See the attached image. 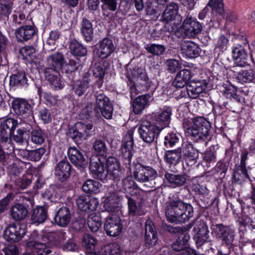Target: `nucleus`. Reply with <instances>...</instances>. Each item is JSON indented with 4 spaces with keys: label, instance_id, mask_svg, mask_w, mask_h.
I'll return each mask as SVG.
<instances>
[{
    "label": "nucleus",
    "instance_id": "f257e3e1",
    "mask_svg": "<svg viewBox=\"0 0 255 255\" xmlns=\"http://www.w3.org/2000/svg\"><path fill=\"white\" fill-rule=\"evenodd\" d=\"M183 128L186 138L190 142H207L210 137L211 124L204 117H195L191 122L183 123ZM181 148V161L188 166L195 165L199 156L198 150L194 148L191 143L182 144Z\"/></svg>",
    "mask_w": 255,
    "mask_h": 255
},
{
    "label": "nucleus",
    "instance_id": "f03ea898",
    "mask_svg": "<svg viewBox=\"0 0 255 255\" xmlns=\"http://www.w3.org/2000/svg\"><path fill=\"white\" fill-rule=\"evenodd\" d=\"M97 114L91 104H88L81 110L79 115L81 122L76 123L69 127L67 136L77 144L95 134V127L92 119Z\"/></svg>",
    "mask_w": 255,
    "mask_h": 255
},
{
    "label": "nucleus",
    "instance_id": "7ed1b4c3",
    "mask_svg": "<svg viewBox=\"0 0 255 255\" xmlns=\"http://www.w3.org/2000/svg\"><path fill=\"white\" fill-rule=\"evenodd\" d=\"M192 205L177 198L170 200L167 205L165 216L167 220L172 223H183L193 217Z\"/></svg>",
    "mask_w": 255,
    "mask_h": 255
},
{
    "label": "nucleus",
    "instance_id": "20e7f679",
    "mask_svg": "<svg viewBox=\"0 0 255 255\" xmlns=\"http://www.w3.org/2000/svg\"><path fill=\"white\" fill-rule=\"evenodd\" d=\"M160 233H166L178 234L175 240L170 246L162 247L161 250L164 251L165 255H181V253L189 246L190 236L188 233L181 232L182 229L179 227H173L162 222L160 226Z\"/></svg>",
    "mask_w": 255,
    "mask_h": 255
},
{
    "label": "nucleus",
    "instance_id": "39448f33",
    "mask_svg": "<svg viewBox=\"0 0 255 255\" xmlns=\"http://www.w3.org/2000/svg\"><path fill=\"white\" fill-rule=\"evenodd\" d=\"M212 234L223 247L229 251L235 247L236 232L229 225L223 223L213 224L211 226Z\"/></svg>",
    "mask_w": 255,
    "mask_h": 255
},
{
    "label": "nucleus",
    "instance_id": "423d86ee",
    "mask_svg": "<svg viewBox=\"0 0 255 255\" xmlns=\"http://www.w3.org/2000/svg\"><path fill=\"white\" fill-rule=\"evenodd\" d=\"M249 154L250 152L247 149L240 151L238 162L235 163L232 175L233 183L242 185L246 182L247 179L250 178L249 171L251 168L248 166Z\"/></svg>",
    "mask_w": 255,
    "mask_h": 255
},
{
    "label": "nucleus",
    "instance_id": "0eeeda50",
    "mask_svg": "<svg viewBox=\"0 0 255 255\" xmlns=\"http://www.w3.org/2000/svg\"><path fill=\"white\" fill-rule=\"evenodd\" d=\"M238 38L242 40V44L238 43L232 47V54L235 64L240 67H246L249 65L248 54L246 49V47L247 46L250 50L252 61L255 64V61L253 55V50L251 49V45L249 44L246 36L239 35Z\"/></svg>",
    "mask_w": 255,
    "mask_h": 255
},
{
    "label": "nucleus",
    "instance_id": "6e6552de",
    "mask_svg": "<svg viewBox=\"0 0 255 255\" xmlns=\"http://www.w3.org/2000/svg\"><path fill=\"white\" fill-rule=\"evenodd\" d=\"M172 113V107L164 106L150 114L147 121L162 131L163 129L169 127Z\"/></svg>",
    "mask_w": 255,
    "mask_h": 255
},
{
    "label": "nucleus",
    "instance_id": "1a4fd4ad",
    "mask_svg": "<svg viewBox=\"0 0 255 255\" xmlns=\"http://www.w3.org/2000/svg\"><path fill=\"white\" fill-rule=\"evenodd\" d=\"M25 99L13 98L11 102V108L19 119L24 122L34 120L33 105Z\"/></svg>",
    "mask_w": 255,
    "mask_h": 255
},
{
    "label": "nucleus",
    "instance_id": "9d476101",
    "mask_svg": "<svg viewBox=\"0 0 255 255\" xmlns=\"http://www.w3.org/2000/svg\"><path fill=\"white\" fill-rule=\"evenodd\" d=\"M103 160L105 166L108 181L112 180L118 183L124 176L125 173V170L122 167L119 160L116 157L107 155L104 156Z\"/></svg>",
    "mask_w": 255,
    "mask_h": 255
},
{
    "label": "nucleus",
    "instance_id": "9b49d317",
    "mask_svg": "<svg viewBox=\"0 0 255 255\" xmlns=\"http://www.w3.org/2000/svg\"><path fill=\"white\" fill-rule=\"evenodd\" d=\"M211 9L210 27L219 28L225 21V11L223 0H209L207 5Z\"/></svg>",
    "mask_w": 255,
    "mask_h": 255
},
{
    "label": "nucleus",
    "instance_id": "f8f14e48",
    "mask_svg": "<svg viewBox=\"0 0 255 255\" xmlns=\"http://www.w3.org/2000/svg\"><path fill=\"white\" fill-rule=\"evenodd\" d=\"M132 177L136 181L145 183L154 180L157 177V171L150 166L134 161L133 163Z\"/></svg>",
    "mask_w": 255,
    "mask_h": 255
},
{
    "label": "nucleus",
    "instance_id": "ddd939ff",
    "mask_svg": "<svg viewBox=\"0 0 255 255\" xmlns=\"http://www.w3.org/2000/svg\"><path fill=\"white\" fill-rule=\"evenodd\" d=\"M161 131L148 121L141 124L137 128L139 138L147 146L155 143H157V139Z\"/></svg>",
    "mask_w": 255,
    "mask_h": 255
},
{
    "label": "nucleus",
    "instance_id": "4468645a",
    "mask_svg": "<svg viewBox=\"0 0 255 255\" xmlns=\"http://www.w3.org/2000/svg\"><path fill=\"white\" fill-rule=\"evenodd\" d=\"M55 161L56 164L54 167V173L59 182L64 183L68 181L73 172L75 171L67 157L61 154L56 156Z\"/></svg>",
    "mask_w": 255,
    "mask_h": 255
},
{
    "label": "nucleus",
    "instance_id": "2eb2a0df",
    "mask_svg": "<svg viewBox=\"0 0 255 255\" xmlns=\"http://www.w3.org/2000/svg\"><path fill=\"white\" fill-rule=\"evenodd\" d=\"M31 22L23 24L17 28L14 32L16 41L18 43L29 42L38 36V29L30 18Z\"/></svg>",
    "mask_w": 255,
    "mask_h": 255
},
{
    "label": "nucleus",
    "instance_id": "dca6fc26",
    "mask_svg": "<svg viewBox=\"0 0 255 255\" xmlns=\"http://www.w3.org/2000/svg\"><path fill=\"white\" fill-rule=\"evenodd\" d=\"M116 49V47L112 39L106 37L94 45L93 53L95 58L104 60L110 57Z\"/></svg>",
    "mask_w": 255,
    "mask_h": 255
},
{
    "label": "nucleus",
    "instance_id": "f3484780",
    "mask_svg": "<svg viewBox=\"0 0 255 255\" xmlns=\"http://www.w3.org/2000/svg\"><path fill=\"white\" fill-rule=\"evenodd\" d=\"M133 134V130H128L122 141L120 156L124 160L126 164H130L134 152L133 149L134 145Z\"/></svg>",
    "mask_w": 255,
    "mask_h": 255
},
{
    "label": "nucleus",
    "instance_id": "a211bd4d",
    "mask_svg": "<svg viewBox=\"0 0 255 255\" xmlns=\"http://www.w3.org/2000/svg\"><path fill=\"white\" fill-rule=\"evenodd\" d=\"M213 80L207 77L206 79L192 81L186 86V92L190 98L196 99L200 94L204 93L207 89L213 87Z\"/></svg>",
    "mask_w": 255,
    "mask_h": 255
},
{
    "label": "nucleus",
    "instance_id": "6ab92c4d",
    "mask_svg": "<svg viewBox=\"0 0 255 255\" xmlns=\"http://www.w3.org/2000/svg\"><path fill=\"white\" fill-rule=\"evenodd\" d=\"M89 170L92 177L104 183L108 182L105 166L103 158L99 156H92L90 159Z\"/></svg>",
    "mask_w": 255,
    "mask_h": 255
},
{
    "label": "nucleus",
    "instance_id": "aec40b11",
    "mask_svg": "<svg viewBox=\"0 0 255 255\" xmlns=\"http://www.w3.org/2000/svg\"><path fill=\"white\" fill-rule=\"evenodd\" d=\"M190 176L186 172L179 173L177 170H170L165 174L166 186L172 189L181 188L185 186L190 180Z\"/></svg>",
    "mask_w": 255,
    "mask_h": 255
},
{
    "label": "nucleus",
    "instance_id": "412c9836",
    "mask_svg": "<svg viewBox=\"0 0 255 255\" xmlns=\"http://www.w3.org/2000/svg\"><path fill=\"white\" fill-rule=\"evenodd\" d=\"M203 22L198 21L196 18L187 16L183 20L179 30L187 37H194L202 30Z\"/></svg>",
    "mask_w": 255,
    "mask_h": 255
},
{
    "label": "nucleus",
    "instance_id": "4be33fe9",
    "mask_svg": "<svg viewBox=\"0 0 255 255\" xmlns=\"http://www.w3.org/2000/svg\"><path fill=\"white\" fill-rule=\"evenodd\" d=\"M104 228L108 236L117 237L120 235L123 229V221L117 215L112 214L106 218Z\"/></svg>",
    "mask_w": 255,
    "mask_h": 255
},
{
    "label": "nucleus",
    "instance_id": "5701e85b",
    "mask_svg": "<svg viewBox=\"0 0 255 255\" xmlns=\"http://www.w3.org/2000/svg\"><path fill=\"white\" fill-rule=\"evenodd\" d=\"M26 233V227L24 224H12L9 225L4 230L3 236L9 243L19 241Z\"/></svg>",
    "mask_w": 255,
    "mask_h": 255
},
{
    "label": "nucleus",
    "instance_id": "b1692460",
    "mask_svg": "<svg viewBox=\"0 0 255 255\" xmlns=\"http://www.w3.org/2000/svg\"><path fill=\"white\" fill-rule=\"evenodd\" d=\"M17 126V120L13 118H8L0 121V142H10L12 135Z\"/></svg>",
    "mask_w": 255,
    "mask_h": 255
},
{
    "label": "nucleus",
    "instance_id": "393cba45",
    "mask_svg": "<svg viewBox=\"0 0 255 255\" xmlns=\"http://www.w3.org/2000/svg\"><path fill=\"white\" fill-rule=\"evenodd\" d=\"M96 106L102 116L107 120L113 117L114 107L110 98L104 93L99 94L96 97Z\"/></svg>",
    "mask_w": 255,
    "mask_h": 255
},
{
    "label": "nucleus",
    "instance_id": "a878e982",
    "mask_svg": "<svg viewBox=\"0 0 255 255\" xmlns=\"http://www.w3.org/2000/svg\"><path fill=\"white\" fill-rule=\"evenodd\" d=\"M158 241L156 227L152 220L148 218L144 224V245L150 249L155 246Z\"/></svg>",
    "mask_w": 255,
    "mask_h": 255
},
{
    "label": "nucleus",
    "instance_id": "bb28decb",
    "mask_svg": "<svg viewBox=\"0 0 255 255\" xmlns=\"http://www.w3.org/2000/svg\"><path fill=\"white\" fill-rule=\"evenodd\" d=\"M193 232L194 233L193 240L197 248L207 242L209 231L206 222L201 220L198 221L193 228Z\"/></svg>",
    "mask_w": 255,
    "mask_h": 255
},
{
    "label": "nucleus",
    "instance_id": "cd10ccee",
    "mask_svg": "<svg viewBox=\"0 0 255 255\" xmlns=\"http://www.w3.org/2000/svg\"><path fill=\"white\" fill-rule=\"evenodd\" d=\"M72 217L71 211L66 206L57 207L53 213V224L58 227L65 228L70 224Z\"/></svg>",
    "mask_w": 255,
    "mask_h": 255
},
{
    "label": "nucleus",
    "instance_id": "c85d7f7f",
    "mask_svg": "<svg viewBox=\"0 0 255 255\" xmlns=\"http://www.w3.org/2000/svg\"><path fill=\"white\" fill-rule=\"evenodd\" d=\"M92 77L89 72L84 73L81 79L73 82L72 88V93L78 97L85 95L92 85L91 84Z\"/></svg>",
    "mask_w": 255,
    "mask_h": 255
},
{
    "label": "nucleus",
    "instance_id": "c756f323",
    "mask_svg": "<svg viewBox=\"0 0 255 255\" xmlns=\"http://www.w3.org/2000/svg\"><path fill=\"white\" fill-rule=\"evenodd\" d=\"M220 91L224 97L231 101L241 103L245 100L242 96L243 91L240 90L238 87L229 82H227L222 85Z\"/></svg>",
    "mask_w": 255,
    "mask_h": 255
},
{
    "label": "nucleus",
    "instance_id": "7c9ffc66",
    "mask_svg": "<svg viewBox=\"0 0 255 255\" xmlns=\"http://www.w3.org/2000/svg\"><path fill=\"white\" fill-rule=\"evenodd\" d=\"M122 186L124 191L131 196H134L140 202L145 200V195L143 191L137 185L132 176H127L122 180Z\"/></svg>",
    "mask_w": 255,
    "mask_h": 255
},
{
    "label": "nucleus",
    "instance_id": "2f4dec72",
    "mask_svg": "<svg viewBox=\"0 0 255 255\" xmlns=\"http://www.w3.org/2000/svg\"><path fill=\"white\" fill-rule=\"evenodd\" d=\"M179 6L175 2H171L167 5L165 9L160 17V20L164 23H169L173 20H177V22L174 23L179 24L182 20V17L178 14Z\"/></svg>",
    "mask_w": 255,
    "mask_h": 255
},
{
    "label": "nucleus",
    "instance_id": "473e14b6",
    "mask_svg": "<svg viewBox=\"0 0 255 255\" xmlns=\"http://www.w3.org/2000/svg\"><path fill=\"white\" fill-rule=\"evenodd\" d=\"M122 196L117 192H109L108 195L103 202V208L109 212H118L120 210Z\"/></svg>",
    "mask_w": 255,
    "mask_h": 255
},
{
    "label": "nucleus",
    "instance_id": "72a5a7b5",
    "mask_svg": "<svg viewBox=\"0 0 255 255\" xmlns=\"http://www.w3.org/2000/svg\"><path fill=\"white\" fill-rule=\"evenodd\" d=\"M218 144H212L206 150L201 153L202 159L201 164L206 169L213 166L217 161V150L219 149Z\"/></svg>",
    "mask_w": 255,
    "mask_h": 255
},
{
    "label": "nucleus",
    "instance_id": "f704fd0d",
    "mask_svg": "<svg viewBox=\"0 0 255 255\" xmlns=\"http://www.w3.org/2000/svg\"><path fill=\"white\" fill-rule=\"evenodd\" d=\"M133 73L135 75V79L137 81V87L143 91H147L153 86V82L148 78L146 71L144 69L138 66H135L132 69Z\"/></svg>",
    "mask_w": 255,
    "mask_h": 255
},
{
    "label": "nucleus",
    "instance_id": "c9c22d12",
    "mask_svg": "<svg viewBox=\"0 0 255 255\" xmlns=\"http://www.w3.org/2000/svg\"><path fill=\"white\" fill-rule=\"evenodd\" d=\"M44 76L52 89L58 91L64 87L65 82L62 79L60 72L54 71L50 68H45Z\"/></svg>",
    "mask_w": 255,
    "mask_h": 255
},
{
    "label": "nucleus",
    "instance_id": "e433bc0d",
    "mask_svg": "<svg viewBox=\"0 0 255 255\" xmlns=\"http://www.w3.org/2000/svg\"><path fill=\"white\" fill-rule=\"evenodd\" d=\"M94 25L91 20L87 17L82 18L80 23V33L83 40L88 44H91L94 41Z\"/></svg>",
    "mask_w": 255,
    "mask_h": 255
},
{
    "label": "nucleus",
    "instance_id": "4c0bfd02",
    "mask_svg": "<svg viewBox=\"0 0 255 255\" xmlns=\"http://www.w3.org/2000/svg\"><path fill=\"white\" fill-rule=\"evenodd\" d=\"M67 155L70 162L77 168L83 169L86 167V158L80 150L75 146H70L67 149Z\"/></svg>",
    "mask_w": 255,
    "mask_h": 255
},
{
    "label": "nucleus",
    "instance_id": "58836bf2",
    "mask_svg": "<svg viewBox=\"0 0 255 255\" xmlns=\"http://www.w3.org/2000/svg\"><path fill=\"white\" fill-rule=\"evenodd\" d=\"M28 86V79L25 71L20 69L14 70L9 77V86L15 90L27 87Z\"/></svg>",
    "mask_w": 255,
    "mask_h": 255
},
{
    "label": "nucleus",
    "instance_id": "ea45409f",
    "mask_svg": "<svg viewBox=\"0 0 255 255\" xmlns=\"http://www.w3.org/2000/svg\"><path fill=\"white\" fill-rule=\"evenodd\" d=\"M153 98L149 94H143L134 98L131 102V107L135 115L141 114L148 107Z\"/></svg>",
    "mask_w": 255,
    "mask_h": 255
},
{
    "label": "nucleus",
    "instance_id": "a19ab883",
    "mask_svg": "<svg viewBox=\"0 0 255 255\" xmlns=\"http://www.w3.org/2000/svg\"><path fill=\"white\" fill-rule=\"evenodd\" d=\"M76 204L80 210L91 213L97 209L98 202L91 196H80L77 199Z\"/></svg>",
    "mask_w": 255,
    "mask_h": 255
},
{
    "label": "nucleus",
    "instance_id": "79ce46f5",
    "mask_svg": "<svg viewBox=\"0 0 255 255\" xmlns=\"http://www.w3.org/2000/svg\"><path fill=\"white\" fill-rule=\"evenodd\" d=\"M210 196L209 192L193 196L192 202L199 207V216H208V213L206 210L211 205L210 203Z\"/></svg>",
    "mask_w": 255,
    "mask_h": 255
},
{
    "label": "nucleus",
    "instance_id": "37998d69",
    "mask_svg": "<svg viewBox=\"0 0 255 255\" xmlns=\"http://www.w3.org/2000/svg\"><path fill=\"white\" fill-rule=\"evenodd\" d=\"M106 64L108 65L109 63L105 60L92 64L93 76L97 79L95 84L98 88H101L104 83V78L107 69Z\"/></svg>",
    "mask_w": 255,
    "mask_h": 255
},
{
    "label": "nucleus",
    "instance_id": "c03bdc74",
    "mask_svg": "<svg viewBox=\"0 0 255 255\" xmlns=\"http://www.w3.org/2000/svg\"><path fill=\"white\" fill-rule=\"evenodd\" d=\"M168 0L163 3H160L157 0L155 1L148 0L146 2L144 14L148 17L151 20H156L161 14V10L158 5H164Z\"/></svg>",
    "mask_w": 255,
    "mask_h": 255
},
{
    "label": "nucleus",
    "instance_id": "a18cd8bd",
    "mask_svg": "<svg viewBox=\"0 0 255 255\" xmlns=\"http://www.w3.org/2000/svg\"><path fill=\"white\" fill-rule=\"evenodd\" d=\"M231 157L226 155L223 158L216 162L215 166L210 170L213 175L218 176L220 179L225 178L231 163Z\"/></svg>",
    "mask_w": 255,
    "mask_h": 255
},
{
    "label": "nucleus",
    "instance_id": "49530a36",
    "mask_svg": "<svg viewBox=\"0 0 255 255\" xmlns=\"http://www.w3.org/2000/svg\"><path fill=\"white\" fill-rule=\"evenodd\" d=\"M194 73L191 69H184L180 70L177 74L173 82V85L179 88H182L190 84Z\"/></svg>",
    "mask_w": 255,
    "mask_h": 255
},
{
    "label": "nucleus",
    "instance_id": "de8ad7c7",
    "mask_svg": "<svg viewBox=\"0 0 255 255\" xmlns=\"http://www.w3.org/2000/svg\"><path fill=\"white\" fill-rule=\"evenodd\" d=\"M48 67L54 71L60 72L63 64H65V57L63 53L59 52H55L47 58Z\"/></svg>",
    "mask_w": 255,
    "mask_h": 255
},
{
    "label": "nucleus",
    "instance_id": "09e8293b",
    "mask_svg": "<svg viewBox=\"0 0 255 255\" xmlns=\"http://www.w3.org/2000/svg\"><path fill=\"white\" fill-rule=\"evenodd\" d=\"M182 51L185 58L195 59L201 56L202 50L199 45L190 41L183 45Z\"/></svg>",
    "mask_w": 255,
    "mask_h": 255
},
{
    "label": "nucleus",
    "instance_id": "8fccbe9b",
    "mask_svg": "<svg viewBox=\"0 0 255 255\" xmlns=\"http://www.w3.org/2000/svg\"><path fill=\"white\" fill-rule=\"evenodd\" d=\"M29 205L23 202L17 203L13 205L10 210V215L12 219L16 221L24 219L28 213Z\"/></svg>",
    "mask_w": 255,
    "mask_h": 255
},
{
    "label": "nucleus",
    "instance_id": "3c124183",
    "mask_svg": "<svg viewBox=\"0 0 255 255\" xmlns=\"http://www.w3.org/2000/svg\"><path fill=\"white\" fill-rule=\"evenodd\" d=\"M181 146L174 149L165 150L163 155L164 162L170 166H176L181 161Z\"/></svg>",
    "mask_w": 255,
    "mask_h": 255
},
{
    "label": "nucleus",
    "instance_id": "603ef678",
    "mask_svg": "<svg viewBox=\"0 0 255 255\" xmlns=\"http://www.w3.org/2000/svg\"><path fill=\"white\" fill-rule=\"evenodd\" d=\"M69 47L71 54L74 56L77 60L81 57H85L87 54V48L82 44L79 42L75 39H71L69 42Z\"/></svg>",
    "mask_w": 255,
    "mask_h": 255
},
{
    "label": "nucleus",
    "instance_id": "864d4df0",
    "mask_svg": "<svg viewBox=\"0 0 255 255\" xmlns=\"http://www.w3.org/2000/svg\"><path fill=\"white\" fill-rule=\"evenodd\" d=\"M181 135L176 130L170 131L164 137L163 145L165 148H172L179 143Z\"/></svg>",
    "mask_w": 255,
    "mask_h": 255
},
{
    "label": "nucleus",
    "instance_id": "5fc2aeb1",
    "mask_svg": "<svg viewBox=\"0 0 255 255\" xmlns=\"http://www.w3.org/2000/svg\"><path fill=\"white\" fill-rule=\"evenodd\" d=\"M47 217V209L44 206H37L33 210L31 220L32 223L39 224L44 223Z\"/></svg>",
    "mask_w": 255,
    "mask_h": 255
},
{
    "label": "nucleus",
    "instance_id": "6e6d98bb",
    "mask_svg": "<svg viewBox=\"0 0 255 255\" xmlns=\"http://www.w3.org/2000/svg\"><path fill=\"white\" fill-rule=\"evenodd\" d=\"M125 76L127 79L126 82L128 87L130 94V96L131 99H132L138 93L136 84L133 80V79H135V75L133 73L132 69L127 68L126 70Z\"/></svg>",
    "mask_w": 255,
    "mask_h": 255
},
{
    "label": "nucleus",
    "instance_id": "4d7b16f0",
    "mask_svg": "<svg viewBox=\"0 0 255 255\" xmlns=\"http://www.w3.org/2000/svg\"><path fill=\"white\" fill-rule=\"evenodd\" d=\"M126 197L128 199L127 203L128 206V213L129 215L134 217L135 216H142L145 214V212L141 210L140 207V204L144 201H142L141 202L140 201L138 203L137 207L136 202L134 199L128 195H127Z\"/></svg>",
    "mask_w": 255,
    "mask_h": 255
},
{
    "label": "nucleus",
    "instance_id": "13d9d810",
    "mask_svg": "<svg viewBox=\"0 0 255 255\" xmlns=\"http://www.w3.org/2000/svg\"><path fill=\"white\" fill-rule=\"evenodd\" d=\"M13 151V146L10 142H0V163L4 165L7 163L10 154Z\"/></svg>",
    "mask_w": 255,
    "mask_h": 255
},
{
    "label": "nucleus",
    "instance_id": "bf43d9fd",
    "mask_svg": "<svg viewBox=\"0 0 255 255\" xmlns=\"http://www.w3.org/2000/svg\"><path fill=\"white\" fill-rule=\"evenodd\" d=\"M101 185L98 181L93 179H88L83 183L82 190L87 194L94 195L99 192Z\"/></svg>",
    "mask_w": 255,
    "mask_h": 255
},
{
    "label": "nucleus",
    "instance_id": "052dcab7",
    "mask_svg": "<svg viewBox=\"0 0 255 255\" xmlns=\"http://www.w3.org/2000/svg\"><path fill=\"white\" fill-rule=\"evenodd\" d=\"M118 0H101L103 15L106 17L110 16V12L115 11L118 5Z\"/></svg>",
    "mask_w": 255,
    "mask_h": 255
},
{
    "label": "nucleus",
    "instance_id": "680f3d73",
    "mask_svg": "<svg viewBox=\"0 0 255 255\" xmlns=\"http://www.w3.org/2000/svg\"><path fill=\"white\" fill-rule=\"evenodd\" d=\"M46 137L45 131L39 128L33 129L30 131V141L35 144H42L45 142Z\"/></svg>",
    "mask_w": 255,
    "mask_h": 255
},
{
    "label": "nucleus",
    "instance_id": "e2e57ef3",
    "mask_svg": "<svg viewBox=\"0 0 255 255\" xmlns=\"http://www.w3.org/2000/svg\"><path fill=\"white\" fill-rule=\"evenodd\" d=\"M13 5L11 0H0V21L8 18L12 12Z\"/></svg>",
    "mask_w": 255,
    "mask_h": 255
},
{
    "label": "nucleus",
    "instance_id": "0e129e2a",
    "mask_svg": "<svg viewBox=\"0 0 255 255\" xmlns=\"http://www.w3.org/2000/svg\"><path fill=\"white\" fill-rule=\"evenodd\" d=\"M13 140L18 143L22 144L26 142L28 143L30 141V130L25 128H18L16 131V134L12 135Z\"/></svg>",
    "mask_w": 255,
    "mask_h": 255
},
{
    "label": "nucleus",
    "instance_id": "69168bd1",
    "mask_svg": "<svg viewBox=\"0 0 255 255\" xmlns=\"http://www.w3.org/2000/svg\"><path fill=\"white\" fill-rule=\"evenodd\" d=\"M236 78L242 84L252 82L255 79V71L252 69L241 70L237 73Z\"/></svg>",
    "mask_w": 255,
    "mask_h": 255
},
{
    "label": "nucleus",
    "instance_id": "338daca9",
    "mask_svg": "<svg viewBox=\"0 0 255 255\" xmlns=\"http://www.w3.org/2000/svg\"><path fill=\"white\" fill-rule=\"evenodd\" d=\"M80 65L79 60L70 59L68 62H66L65 61V64H63L61 72L63 74L70 75L72 76V80H73V73L78 70Z\"/></svg>",
    "mask_w": 255,
    "mask_h": 255
},
{
    "label": "nucleus",
    "instance_id": "774afa93",
    "mask_svg": "<svg viewBox=\"0 0 255 255\" xmlns=\"http://www.w3.org/2000/svg\"><path fill=\"white\" fill-rule=\"evenodd\" d=\"M101 255H121V247L117 243L105 245L101 248Z\"/></svg>",
    "mask_w": 255,
    "mask_h": 255
}]
</instances>
